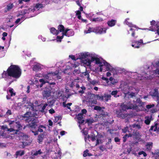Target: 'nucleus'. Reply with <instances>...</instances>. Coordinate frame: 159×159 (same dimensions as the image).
Wrapping results in <instances>:
<instances>
[{"instance_id":"nucleus-49","label":"nucleus","mask_w":159,"mask_h":159,"mask_svg":"<svg viewBox=\"0 0 159 159\" xmlns=\"http://www.w3.org/2000/svg\"><path fill=\"white\" fill-rule=\"evenodd\" d=\"M39 39H41L43 41H45L46 40V38L43 37L41 35H39Z\"/></svg>"},{"instance_id":"nucleus-41","label":"nucleus","mask_w":159,"mask_h":159,"mask_svg":"<svg viewBox=\"0 0 159 159\" xmlns=\"http://www.w3.org/2000/svg\"><path fill=\"white\" fill-rule=\"evenodd\" d=\"M95 97L97 98L98 99L100 100L101 101H103V96H100L98 95H95Z\"/></svg>"},{"instance_id":"nucleus-15","label":"nucleus","mask_w":159,"mask_h":159,"mask_svg":"<svg viewBox=\"0 0 159 159\" xmlns=\"http://www.w3.org/2000/svg\"><path fill=\"white\" fill-rule=\"evenodd\" d=\"M151 95L153 97H156L158 99L159 97V94L157 89H155L151 92Z\"/></svg>"},{"instance_id":"nucleus-42","label":"nucleus","mask_w":159,"mask_h":159,"mask_svg":"<svg viewBox=\"0 0 159 159\" xmlns=\"http://www.w3.org/2000/svg\"><path fill=\"white\" fill-rule=\"evenodd\" d=\"M13 5L12 4H9L7 6V10L8 11H9L13 7Z\"/></svg>"},{"instance_id":"nucleus-63","label":"nucleus","mask_w":159,"mask_h":159,"mask_svg":"<svg viewBox=\"0 0 159 159\" xmlns=\"http://www.w3.org/2000/svg\"><path fill=\"white\" fill-rule=\"evenodd\" d=\"M49 125L50 126H52L53 125V123L52 121L50 120H48Z\"/></svg>"},{"instance_id":"nucleus-16","label":"nucleus","mask_w":159,"mask_h":159,"mask_svg":"<svg viewBox=\"0 0 159 159\" xmlns=\"http://www.w3.org/2000/svg\"><path fill=\"white\" fill-rule=\"evenodd\" d=\"M32 11V10L31 9H25L24 10H22V11H21L20 12L19 15H17V16H19L20 15L23 16L25 14L29 13Z\"/></svg>"},{"instance_id":"nucleus-12","label":"nucleus","mask_w":159,"mask_h":159,"mask_svg":"<svg viewBox=\"0 0 159 159\" xmlns=\"http://www.w3.org/2000/svg\"><path fill=\"white\" fill-rule=\"evenodd\" d=\"M107 28L103 27H98L95 28V33L99 34H104L106 33Z\"/></svg>"},{"instance_id":"nucleus-34","label":"nucleus","mask_w":159,"mask_h":159,"mask_svg":"<svg viewBox=\"0 0 159 159\" xmlns=\"http://www.w3.org/2000/svg\"><path fill=\"white\" fill-rule=\"evenodd\" d=\"M117 114L118 116L119 117L121 118H124L127 116L126 114L124 115L121 113H119L118 111H117Z\"/></svg>"},{"instance_id":"nucleus-11","label":"nucleus","mask_w":159,"mask_h":159,"mask_svg":"<svg viewBox=\"0 0 159 159\" xmlns=\"http://www.w3.org/2000/svg\"><path fill=\"white\" fill-rule=\"evenodd\" d=\"M133 103H132V102H129L127 104L126 103H122L121 105V107L123 110L125 111L127 109H134L136 110V107H137V106L134 102H133Z\"/></svg>"},{"instance_id":"nucleus-26","label":"nucleus","mask_w":159,"mask_h":159,"mask_svg":"<svg viewBox=\"0 0 159 159\" xmlns=\"http://www.w3.org/2000/svg\"><path fill=\"white\" fill-rule=\"evenodd\" d=\"M24 154V152L23 151L20 150L16 152V158H17L18 156H21Z\"/></svg>"},{"instance_id":"nucleus-48","label":"nucleus","mask_w":159,"mask_h":159,"mask_svg":"<svg viewBox=\"0 0 159 159\" xmlns=\"http://www.w3.org/2000/svg\"><path fill=\"white\" fill-rule=\"evenodd\" d=\"M90 83L91 84H92L93 85H95V84H98V82L95 80H93L91 81H90Z\"/></svg>"},{"instance_id":"nucleus-24","label":"nucleus","mask_w":159,"mask_h":159,"mask_svg":"<svg viewBox=\"0 0 159 159\" xmlns=\"http://www.w3.org/2000/svg\"><path fill=\"white\" fill-rule=\"evenodd\" d=\"M103 101H107L110 99L111 95L110 94H105L104 96H103Z\"/></svg>"},{"instance_id":"nucleus-14","label":"nucleus","mask_w":159,"mask_h":159,"mask_svg":"<svg viewBox=\"0 0 159 159\" xmlns=\"http://www.w3.org/2000/svg\"><path fill=\"white\" fill-rule=\"evenodd\" d=\"M84 115L82 113H79L77 116V119L78 120V123L79 124V127L80 129H81V125H82L84 122Z\"/></svg>"},{"instance_id":"nucleus-40","label":"nucleus","mask_w":159,"mask_h":159,"mask_svg":"<svg viewBox=\"0 0 159 159\" xmlns=\"http://www.w3.org/2000/svg\"><path fill=\"white\" fill-rule=\"evenodd\" d=\"M118 81L114 79L113 81H111V82L110 83H108V84L106 85H111V84L114 85L116 83H117Z\"/></svg>"},{"instance_id":"nucleus-5","label":"nucleus","mask_w":159,"mask_h":159,"mask_svg":"<svg viewBox=\"0 0 159 159\" xmlns=\"http://www.w3.org/2000/svg\"><path fill=\"white\" fill-rule=\"evenodd\" d=\"M58 73V71H56L55 72L49 71L47 73L43 74L42 76L44 79H40L39 80V83L36 84L37 87H42L43 84L48 82V80H51L53 77L57 75ZM35 84L37 83H35Z\"/></svg>"},{"instance_id":"nucleus-46","label":"nucleus","mask_w":159,"mask_h":159,"mask_svg":"<svg viewBox=\"0 0 159 159\" xmlns=\"http://www.w3.org/2000/svg\"><path fill=\"white\" fill-rule=\"evenodd\" d=\"M139 155L143 154L144 157H146L147 156V154L145 152L143 151L139 152Z\"/></svg>"},{"instance_id":"nucleus-58","label":"nucleus","mask_w":159,"mask_h":159,"mask_svg":"<svg viewBox=\"0 0 159 159\" xmlns=\"http://www.w3.org/2000/svg\"><path fill=\"white\" fill-rule=\"evenodd\" d=\"M6 114L8 116L11 115V111L10 110H8L6 112Z\"/></svg>"},{"instance_id":"nucleus-47","label":"nucleus","mask_w":159,"mask_h":159,"mask_svg":"<svg viewBox=\"0 0 159 159\" xmlns=\"http://www.w3.org/2000/svg\"><path fill=\"white\" fill-rule=\"evenodd\" d=\"M94 109L95 110H98V111H101L102 109L101 108L98 106H95L94 107Z\"/></svg>"},{"instance_id":"nucleus-10","label":"nucleus","mask_w":159,"mask_h":159,"mask_svg":"<svg viewBox=\"0 0 159 159\" xmlns=\"http://www.w3.org/2000/svg\"><path fill=\"white\" fill-rule=\"evenodd\" d=\"M129 19L127 18L125 21V23L129 27L132 28H136V26L132 24L129 21ZM128 34H131V35L134 39H136L138 37L137 35H135V30L132 28H130V30L128 31Z\"/></svg>"},{"instance_id":"nucleus-6","label":"nucleus","mask_w":159,"mask_h":159,"mask_svg":"<svg viewBox=\"0 0 159 159\" xmlns=\"http://www.w3.org/2000/svg\"><path fill=\"white\" fill-rule=\"evenodd\" d=\"M142 125V122L141 121L139 124H136L132 125H129V127L127 126L124 129H123L122 130L124 133H126L128 131L129 133V134H126L123 137L124 142L126 141V138L127 137H131L132 134V133H134V131L135 130L140 129Z\"/></svg>"},{"instance_id":"nucleus-56","label":"nucleus","mask_w":159,"mask_h":159,"mask_svg":"<svg viewBox=\"0 0 159 159\" xmlns=\"http://www.w3.org/2000/svg\"><path fill=\"white\" fill-rule=\"evenodd\" d=\"M81 89H82V91H79V92L80 93H84V90L85 89V88L84 87H82L81 88Z\"/></svg>"},{"instance_id":"nucleus-37","label":"nucleus","mask_w":159,"mask_h":159,"mask_svg":"<svg viewBox=\"0 0 159 159\" xmlns=\"http://www.w3.org/2000/svg\"><path fill=\"white\" fill-rule=\"evenodd\" d=\"M48 105L47 103L45 104L42 107V108L41 109L39 110V111L41 112H44V109H45L46 107Z\"/></svg>"},{"instance_id":"nucleus-44","label":"nucleus","mask_w":159,"mask_h":159,"mask_svg":"<svg viewBox=\"0 0 159 159\" xmlns=\"http://www.w3.org/2000/svg\"><path fill=\"white\" fill-rule=\"evenodd\" d=\"M102 20V18H93V21H101Z\"/></svg>"},{"instance_id":"nucleus-20","label":"nucleus","mask_w":159,"mask_h":159,"mask_svg":"<svg viewBox=\"0 0 159 159\" xmlns=\"http://www.w3.org/2000/svg\"><path fill=\"white\" fill-rule=\"evenodd\" d=\"M116 22V20H111L107 22V24L109 26L112 27L115 25Z\"/></svg>"},{"instance_id":"nucleus-57","label":"nucleus","mask_w":159,"mask_h":159,"mask_svg":"<svg viewBox=\"0 0 159 159\" xmlns=\"http://www.w3.org/2000/svg\"><path fill=\"white\" fill-rule=\"evenodd\" d=\"M0 146L2 147H6V144L4 143H0Z\"/></svg>"},{"instance_id":"nucleus-18","label":"nucleus","mask_w":159,"mask_h":159,"mask_svg":"<svg viewBox=\"0 0 159 159\" xmlns=\"http://www.w3.org/2000/svg\"><path fill=\"white\" fill-rule=\"evenodd\" d=\"M32 120V121L31 123H30L27 126L28 127H30L32 128H35L37 126L36 124L37 122L34 118Z\"/></svg>"},{"instance_id":"nucleus-36","label":"nucleus","mask_w":159,"mask_h":159,"mask_svg":"<svg viewBox=\"0 0 159 159\" xmlns=\"http://www.w3.org/2000/svg\"><path fill=\"white\" fill-rule=\"evenodd\" d=\"M92 154H89L88 153V150H85L84 152L83 156L84 157H86L87 156H92Z\"/></svg>"},{"instance_id":"nucleus-61","label":"nucleus","mask_w":159,"mask_h":159,"mask_svg":"<svg viewBox=\"0 0 159 159\" xmlns=\"http://www.w3.org/2000/svg\"><path fill=\"white\" fill-rule=\"evenodd\" d=\"M42 7V5L40 4H37L36 5L35 8L38 9V8H39L40 7Z\"/></svg>"},{"instance_id":"nucleus-45","label":"nucleus","mask_w":159,"mask_h":159,"mask_svg":"<svg viewBox=\"0 0 159 159\" xmlns=\"http://www.w3.org/2000/svg\"><path fill=\"white\" fill-rule=\"evenodd\" d=\"M61 116H56L55 117V121L57 122L59 120H61Z\"/></svg>"},{"instance_id":"nucleus-53","label":"nucleus","mask_w":159,"mask_h":159,"mask_svg":"<svg viewBox=\"0 0 159 159\" xmlns=\"http://www.w3.org/2000/svg\"><path fill=\"white\" fill-rule=\"evenodd\" d=\"M49 112L51 114H53L55 113V111L53 109H51L49 110Z\"/></svg>"},{"instance_id":"nucleus-3","label":"nucleus","mask_w":159,"mask_h":159,"mask_svg":"<svg viewBox=\"0 0 159 159\" xmlns=\"http://www.w3.org/2000/svg\"><path fill=\"white\" fill-rule=\"evenodd\" d=\"M150 75L148 73H143L142 74H138L137 72H129L128 73V75L131 79L136 80H147L153 78L155 77H157L159 75V63L156 70H153L149 72Z\"/></svg>"},{"instance_id":"nucleus-4","label":"nucleus","mask_w":159,"mask_h":159,"mask_svg":"<svg viewBox=\"0 0 159 159\" xmlns=\"http://www.w3.org/2000/svg\"><path fill=\"white\" fill-rule=\"evenodd\" d=\"M21 70L19 67L15 65H11L7 71H4L2 76L6 79L12 77L15 78H19L21 75Z\"/></svg>"},{"instance_id":"nucleus-51","label":"nucleus","mask_w":159,"mask_h":159,"mask_svg":"<svg viewBox=\"0 0 159 159\" xmlns=\"http://www.w3.org/2000/svg\"><path fill=\"white\" fill-rule=\"evenodd\" d=\"M154 105L153 104H152V105H151V104L148 105H147L146 107L148 109H149L151 107H154Z\"/></svg>"},{"instance_id":"nucleus-39","label":"nucleus","mask_w":159,"mask_h":159,"mask_svg":"<svg viewBox=\"0 0 159 159\" xmlns=\"http://www.w3.org/2000/svg\"><path fill=\"white\" fill-rule=\"evenodd\" d=\"M65 69H64V72L65 73H69V71L70 66L69 65L66 66V68H65Z\"/></svg>"},{"instance_id":"nucleus-1","label":"nucleus","mask_w":159,"mask_h":159,"mask_svg":"<svg viewBox=\"0 0 159 159\" xmlns=\"http://www.w3.org/2000/svg\"><path fill=\"white\" fill-rule=\"evenodd\" d=\"M81 62L84 66H87L97 73L109 70L115 74V69L105 61L98 58L96 55L89 52L81 54Z\"/></svg>"},{"instance_id":"nucleus-32","label":"nucleus","mask_w":159,"mask_h":159,"mask_svg":"<svg viewBox=\"0 0 159 159\" xmlns=\"http://www.w3.org/2000/svg\"><path fill=\"white\" fill-rule=\"evenodd\" d=\"M153 27H154V28L156 27L157 28V33L159 35V22H158L156 25H154ZM156 40H159V38L155 39L154 41H156Z\"/></svg>"},{"instance_id":"nucleus-7","label":"nucleus","mask_w":159,"mask_h":159,"mask_svg":"<svg viewBox=\"0 0 159 159\" xmlns=\"http://www.w3.org/2000/svg\"><path fill=\"white\" fill-rule=\"evenodd\" d=\"M27 107V108L29 109L30 111L25 114L23 118L25 120L29 122L34 119V116L37 115V111H36L35 112L34 110V106L31 103H29Z\"/></svg>"},{"instance_id":"nucleus-62","label":"nucleus","mask_w":159,"mask_h":159,"mask_svg":"<svg viewBox=\"0 0 159 159\" xmlns=\"http://www.w3.org/2000/svg\"><path fill=\"white\" fill-rule=\"evenodd\" d=\"M30 86H27V90H26V92L27 93H29L30 92Z\"/></svg>"},{"instance_id":"nucleus-55","label":"nucleus","mask_w":159,"mask_h":159,"mask_svg":"<svg viewBox=\"0 0 159 159\" xmlns=\"http://www.w3.org/2000/svg\"><path fill=\"white\" fill-rule=\"evenodd\" d=\"M70 58H71L72 60H76L78 59V58H75V56H70Z\"/></svg>"},{"instance_id":"nucleus-23","label":"nucleus","mask_w":159,"mask_h":159,"mask_svg":"<svg viewBox=\"0 0 159 159\" xmlns=\"http://www.w3.org/2000/svg\"><path fill=\"white\" fill-rule=\"evenodd\" d=\"M50 30V32L53 34L57 35L59 34V32L54 27L51 28Z\"/></svg>"},{"instance_id":"nucleus-17","label":"nucleus","mask_w":159,"mask_h":159,"mask_svg":"<svg viewBox=\"0 0 159 159\" xmlns=\"http://www.w3.org/2000/svg\"><path fill=\"white\" fill-rule=\"evenodd\" d=\"M44 97L47 98L49 97L51 95V91L49 89H46L42 93Z\"/></svg>"},{"instance_id":"nucleus-19","label":"nucleus","mask_w":159,"mask_h":159,"mask_svg":"<svg viewBox=\"0 0 159 159\" xmlns=\"http://www.w3.org/2000/svg\"><path fill=\"white\" fill-rule=\"evenodd\" d=\"M42 153L41 149H39L38 151H35L34 153L32 155V158H34L35 157V156H38L39 155H40Z\"/></svg>"},{"instance_id":"nucleus-50","label":"nucleus","mask_w":159,"mask_h":159,"mask_svg":"<svg viewBox=\"0 0 159 159\" xmlns=\"http://www.w3.org/2000/svg\"><path fill=\"white\" fill-rule=\"evenodd\" d=\"M102 80H105L106 81V83L107 84H108V83L109 82V81L108 80V79L107 78L105 77H102Z\"/></svg>"},{"instance_id":"nucleus-52","label":"nucleus","mask_w":159,"mask_h":159,"mask_svg":"<svg viewBox=\"0 0 159 159\" xmlns=\"http://www.w3.org/2000/svg\"><path fill=\"white\" fill-rule=\"evenodd\" d=\"M82 114L83 115L85 114L87 112V110L85 109H83L81 111Z\"/></svg>"},{"instance_id":"nucleus-31","label":"nucleus","mask_w":159,"mask_h":159,"mask_svg":"<svg viewBox=\"0 0 159 159\" xmlns=\"http://www.w3.org/2000/svg\"><path fill=\"white\" fill-rule=\"evenodd\" d=\"M152 142H149L147 143L146 145L147 149L148 150H150L152 147Z\"/></svg>"},{"instance_id":"nucleus-2","label":"nucleus","mask_w":159,"mask_h":159,"mask_svg":"<svg viewBox=\"0 0 159 159\" xmlns=\"http://www.w3.org/2000/svg\"><path fill=\"white\" fill-rule=\"evenodd\" d=\"M9 125L10 128H8L7 126L3 125L2 127V129L3 130V132H0V136L3 138H10L12 137L7 135L5 133L6 132H13V134H16L18 132L22 129V126L20 124L19 122L15 121H8Z\"/></svg>"},{"instance_id":"nucleus-33","label":"nucleus","mask_w":159,"mask_h":159,"mask_svg":"<svg viewBox=\"0 0 159 159\" xmlns=\"http://www.w3.org/2000/svg\"><path fill=\"white\" fill-rule=\"evenodd\" d=\"M43 135L42 134H40L38 136V142L41 143L43 141Z\"/></svg>"},{"instance_id":"nucleus-35","label":"nucleus","mask_w":159,"mask_h":159,"mask_svg":"<svg viewBox=\"0 0 159 159\" xmlns=\"http://www.w3.org/2000/svg\"><path fill=\"white\" fill-rule=\"evenodd\" d=\"M118 91L116 90L113 91L111 93V95L113 96L114 97L117 98L119 97V95L117 94Z\"/></svg>"},{"instance_id":"nucleus-8","label":"nucleus","mask_w":159,"mask_h":159,"mask_svg":"<svg viewBox=\"0 0 159 159\" xmlns=\"http://www.w3.org/2000/svg\"><path fill=\"white\" fill-rule=\"evenodd\" d=\"M123 91L125 94V98H131L135 96L138 93L139 89L136 87H131L130 85H126L123 89Z\"/></svg>"},{"instance_id":"nucleus-28","label":"nucleus","mask_w":159,"mask_h":159,"mask_svg":"<svg viewBox=\"0 0 159 159\" xmlns=\"http://www.w3.org/2000/svg\"><path fill=\"white\" fill-rule=\"evenodd\" d=\"M102 137V136L100 135H98L96 136V139H97L96 145L101 143V140L100 139Z\"/></svg>"},{"instance_id":"nucleus-60","label":"nucleus","mask_w":159,"mask_h":159,"mask_svg":"<svg viewBox=\"0 0 159 159\" xmlns=\"http://www.w3.org/2000/svg\"><path fill=\"white\" fill-rule=\"evenodd\" d=\"M82 131L84 134L85 135H87L88 134L87 131L86 130H85V129H83Z\"/></svg>"},{"instance_id":"nucleus-54","label":"nucleus","mask_w":159,"mask_h":159,"mask_svg":"<svg viewBox=\"0 0 159 159\" xmlns=\"http://www.w3.org/2000/svg\"><path fill=\"white\" fill-rule=\"evenodd\" d=\"M66 133V132L64 131H62L60 132V134L61 136H63Z\"/></svg>"},{"instance_id":"nucleus-22","label":"nucleus","mask_w":159,"mask_h":159,"mask_svg":"<svg viewBox=\"0 0 159 159\" xmlns=\"http://www.w3.org/2000/svg\"><path fill=\"white\" fill-rule=\"evenodd\" d=\"M95 28H89L87 30H85L84 31L85 34H88L91 32H95Z\"/></svg>"},{"instance_id":"nucleus-13","label":"nucleus","mask_w":159,"mask_h":159,"mask_svg":"<svg viewBox=\"0 0 159 159\" xmlns=\"http://www.w3.org/2000/svg\"><path fill=\"white\" fill-rule=\"evenodd\" d=\"M150 42H148L147 43H143V40L140 39L138 41H136L134 43H133L132 44V46L134 48H139L140 46V45L141 43L143 44H145L147 43H149Z\"/></svg>"},{"instance_id":"nucleus-9","label":"nucleus","mask_w":159,"mask_h":159,"mask_svg":"<svg viewBox=\"0 0 159 159\" xmlns=\"http://www.w3.org/2000/svg\"><path fill=\"white\" fill-rule=\"evenodd\" d=\"M58 30L60 32H62V35L61 36H57V42H60L61 40L62 39L64 35H66L68 37H69V35L68 34L67 32L69 31V29H64V26L62 25H60L58 26Z\"/></svg>"},{"instance_id":"nucleus-64","label":"nucleus","mask_w":159,"mask_h":159,"mask_svg":"<svg viewBox=\"0 0 159 159\" xmlns=\"http://www.w3.org/2000/svg\"><path fill=\"white\" fill-rule=\"evenodd\" d=\"M111 75V74L110 72H108L106 73V75L107 77H109Z\"/></svg>"},{"instance_id":"nucleus-59","label":"nucleus","mask_w":159,"mask_h":159,"mask_svg":"<svg viewBox=\"0 0 159 159\" xmlns=\"http://www.w3.org/2000/svg\"><path fill=\"white\" fill-rule=\"evenodd\" d=\"M157 129V128L155 126H152L150 128V129L151 130H153L154 131H156Z\"/></svg>"},{"instance_id":"nucleus-38","label":"nucleus","mask_w":159,"mask_h":159,"mask_svg":"<svg viewBox=\"0 0 159 159\" xmlns=\"http://www.w3.org/2000/svg\"><path fill=\"white\" fill-rule=\"evenodd\" d=\"M66 101H65L63 103V106L64 107H67L68 109H70V103H68L66 104Z\"/></svg>"},{"instance_id":"nucleus-27","label":"nucleus","mask_w":159,"mask_h":159,"mask_svg":"<svg viewBox=\"0 0 159 159\" xmlns=\"http://www.w3.org/2000/svg\"><path fill=\"white\" fill-rule=\"evenodd\" d=\"M41 66L39 64H36L34 65L33 69L34 70L36 71L40 69L41 68Z\"/></svg>"},{"instance_id":"nucleus-25","label":"nucleus","mask_w":159,"mask_h":159,"mask_svg":"<svg viewBox=\"0 0 159 159\" xmlns=\"http://www.w3.org/2000/svg\"><path fill=\"white\" fill-rule=\"evenodd\" d=\"M81 12L80 11H77L76 13V14L78 18L79 19L81 20L83 22H86V20L85 19H84L81 18V16L80 15Z\"/></svg>"},{"instance_id":"nucleus-43","label":"nucleus","mask_w":159,"mask_h":159,"mask_svg":"<svg viewBox=\"0 0 159 159\" xmlns=\"http://www.w3.org/2000/svg\"><path fill=\"white\" fill-rule=\"evenodd\" d=\"M93 122V120L92 119H89L86 120V122L88 124H91Z\"/></svg>"},{"instance_id":"nucleus-29","label":"nucleus","mask_w":159,"mask_h":159,"mask_svg":"<svg viewBox=\"0 0 159 159\" xmlns=\"http://www.w3.org/2000/svg\"><path fill=\"white\" fill-rule=\"evenodd\" d=\"M19 136L22 137L23 140H27L28 138V136L22 133H20Z\"/></svg>"},{"instance_id":"nucleus-30","label":"nucleus","mask_w":159,"mask_h":159,"mask_svg":"<svg viewBox=\"0 0 159 159\" xmlns=\"http://www.w3.org/2000/svg\"><path fill=\"white\" fill-rule=\"evenodd\" d=\"M8 92L10 93L11 96H15L16 93L15 92L13 89L9 88L8 89Z\"/></svg>"},{"instance_id":"nucleus-21","label":"nucleus","mask_w":159,"mask_h":159,"mask_svg":"<svg viewBox=\"0 0 159 159\" xmlns=\"http://www.w3.org/2000/svg\"><path fill=\"white\" fill-rule=\"evenodd\" d=\"M152 117L151 116H146L145 117L144 123L147 125L149 124L151 120Z\"/></svg>"}]
</instances>
